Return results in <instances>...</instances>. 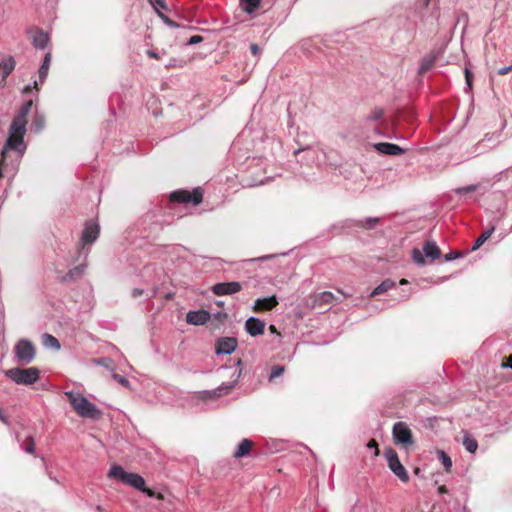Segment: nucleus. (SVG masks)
I'll return each instance as SVG.
<instances>
[{
	"label": "nucleus",
	"mask_w": 512,
	"mask_h": 512,
	"mask_svg": "<svg viewBox=\"0 0 512 512\" xmlns=\"http://www.w3.org/2000/svg\"><path fill=\"white\" fill-rule=\"evenodd\" d=\"M5 374L19 385H32L39 379V370L36 367L11 368Z\"/></svg>",
	"instance_id": "20e7f679"
},
{
	"label": "nucleus",
	"mask_w": 512,
	"mask_h": 512,
	"mask_svg": "<svg viewBox=\"0 0 512 512\" xmlns=\"http://www.w3.org/2000/svg\"><path fill=\"white\" fill-rule=\"evenodd\" d=\"M112 378L123 387L128 388L130 386V382L128 381V379L118 373H113Z\"/></svg>",
	"instance_id": "79ce46f5"
},
{
	"label": "nucleus",
	"mask_w": 512,
	"mask_h": 512,
	"mask_svg": "<svg viewBox=\"0 0 512 512\" xmlns=\"http://www.w3.org/2000/svg\"><path fill=\"white\" fill-rule=\"evenodd\" d=\"M13 352L16 362L23 365L30 364L36 356V349L34 344L26 338H22L17 341Z\"/></svg>",
	"instance_id": "39448f33"
},
{
	"label": "nucleus",
	"mask_w": 512,
	"mask_h": 512,
	"mask_svg": "<svg viewBox=\"0 0 512 512\" xmlns=\"http://www.w3.org/2000/svg\"><path fill=\"white\" fill-rule=\"evenodd\" d=\"M50 63H51V53L47 52L44 56L41 66L38 70L39 80L34 81V87L36 89L38 88V85H41L45 82L47 75H48Z\"/></svg>",
	"instance_id": "4be33fe9"
},
{
	"label": "nucleus",
	"mask_w": 512,
	"mask_h": 512,
	"mask_svg": "<svg viewBox=\"0 0 512 512\" xmlns=\"http://www.w3.org/2000/svg\"><path fill=\"white\" fill-rule=\"evenodd\" d=\"M461 255L459 252L457 251H451L449 253H447L445 256H444V261L446 262H450L452 260H455L457 258H459Z\"/></svg>",
	"instance_id": "37998d69"
},
{
	"label": "nucleus",
	"mask_w": 512,
	"mask_h": 512,
	"mask_svg": "<svg viewBox=\"0 0 512 512\" xmlns=\"http://www.w3.org/2000/svg\"><path fill=\"white\" fill-rule=\"evenodd\" d=\"M147 55L150 57V58H153V59H158L159 58V54L153 50H148L147 51Z\"/></svg>",
	"instance_id": "603ef678"
},
{
	"label": "nucleus",
	"mask_w": 512,
	"mask_h": 512,
	"mask_svg": "<svg viewBox=\"0 0 512 512\" xmlns=\"http://www.w3.org/2000/svg\"><path fill=\"white\" fill-rule=\"evenodd\" d=\"M384 457L387 461L389 469L404 483H407L410 479L406 468L402 465L399 460L397 452L388 447L384 451Z\"/></svg>",
	"instance_id": "423d86ee"
},
{
	"label": "nucleus",
	"mask_w": 512,
	"mask_h": 512,
	"mask_svg": "<svg viewBox=\"0 0 512 512\" xmlns=\"http://www.w3.org/2000/svg\"><path fill=\"white\" fill-rule=\"evenodd\" d=\"M395 444L408 448L413 444L412 431L405 422H396L392 428Z\"/></svg>",
	"instance_id": "9b49d317"
},
{
	"label": "nucleus",
	"mask_w": 512,
	"mask_h": 512,
	"mask_svg": "<svg viewBox=\"0 0 512 512\" xmlns=\"http://www.w3.org/2000/svg\"><path fill=\"white\" fill-rule=\"evenodd\" d=\"M379 221L380 219L378 217H367L363 220L346 219L339 222L334 227H339L341 231L351 232L357 228L373 229Z\"/></svg>",
	"instance_id": "1a4fd4ad"
},
{
	"label": "nucleus",
	"mask_w": 512,
	"mask_h": 512,
	"mask_svg": "<svg viewBox=\"0 0 512 512\" xmlns=\"http://www.w3.org/2000/svg\"><path fill=\"white\" fill-rule=\"evenodd\" d=\"M495 224H491L488 229H486L474 242L471 251L478 250L494 233L495 231Z\"/></svg>",
	"instance_id": "5701e85b"
},
{
	"label": "nucleus",
	"mask_w": 512,
	"mask_h": 512,
	"mask_svg": "<svg viewBox=\"0 0 512 512\" xmlns=\"http://www.w3.org/2000/svg\"><path fill=\"white\" fill-rule=\"evenodd\" d=\"M210 319V313L207 310H193L186 314V321L191 325H203Z\"/></svg>",
	"instance_id": "aec40b11"
},
{
	"label": "nucleus",
	"mask_w": 512,
	"mask_h": 512,
	"mask_svg": "<svg viewBox=\"0 0 512 512\" xmlns=\"http://www.w3.org/2000/svg\"><path fill=\"white\" fill-rule=\"evenodd\" d=\"M510 71H512V65L504 66V67L500 68V69L498 70V74H499V75H506V74H508Z\"/></svg>",
	"instance_id": "8fccbe9b"
},
{
	"label": "nucleus",
	"mask_w": 512,
	"mask_h": 512,
	"mask_svg": "<svg viewBox=\"0 0 512 512\" xmlns=\"http://www.w3.org/2000/svg\"><path fill=\"white\" fill-rule=\"evenodd\" d=\"M149 4L152 6L154 11L159 16L163 13V11L167 10V3L165 0H148Z\"/></svg>",
	"instance_id": "72a5a7b5"
},
{
	"label": "nucleus",
	"mask_w": 512,
	"mask_h": 512,
	"mask_svg": "<svg viewBox=\"0 0 512 512\" xmlns=\"http://www.w3.org/2000/svg\"><path fill=\"white\" fill-rule=\"evenodd\" d=\"M144 294V290L140 288H134L131 292L133 298H138Z\"/></svg>",
	"instance_id": "09e8293b"
},
{
	"label": "nucleus",
	"mask_w": 512,
	"mask_h": 512,
	"mask_svg": "<svg viewBox=\"0 0 512 512\" xmlns=\"http://www.w3.org/2000/svg\"><path fill=\"white\" fill-rule=\"evenodd\" d=\"M400 284H401V285H406V284H408V281H407L406 279H402V280L400 281Z\"/></svg>",
	"instance_id": "4d7b16f0"
},
{
	"label": "nucleus",
	"mask_w": 512,
	"mask_h": 512,
	"mask_svg": "<svg viewBox=\"0 0 512 512\" xmlns=\"http://www.w3.org/2000/svg\"><path fill=\"white\" fill-rule=\"evenodd\" d=\"M278 299L275 295L258 298L255 300L253 309L256 312L269 311L278 305Z\"/></svg>",
	"instance_id": "6ab92c4d"
},
{
	"label": "nucleus",
	"mask_w": 512,
	"mask_h": 512,
	"mask_svg": "<svg viewBox=\"0 0 512 512\" xmlns=\"http://www.w3.org/2000/svg\"><path fill=\"white\" fill-rule=\"evenodd\" d=\"M26 126L27 120L14 117L9 127L8 138L5 141L7 142V147H10L12 144L18 143L17 141H24Z\"/></svg>",
	"instance_id": "f8f14e48"
},
{
	"label": "nucleus",
	"mask_w": 512,
	"mask_h": 512,
	"mask_svg": "<svg viewBox=\"0 0 512 512\" xmlns=\"http://www.w3.org/2000/svg\"><path fill=\"white\" fill-rule=\"evenodd\" d=\"M245 330L252 337L262 335L265 330V322L257 317H249L245 322Z\"/></svg>",
	"instance_id": "f3484780"
},
{
	"label": "nucleus",
	"mask_w": 512,
	"mask_h": 512,
	"mask_svg": "<svg viewBox=\"0 0 512 512\" xmlns=\"http://www.w3.org/2000/svg\"><path fill=\"white\" fill-rule=\"evenodd\" d=\"M140 491L150 498H156L158 500H163L164 498L161 493H157L154 490L147 488L145 485L143 489H140Z\"/></svg>",
	"instance_id": "ea45409f"
},
{
	"label": "nucleus",
	"mask_w": 512,
	"mask_h": 512,
	"mask_svg": "<svg viewBox=\"0 0 512 512\" xmlns=\"http://www.w3.org/2000/svg\"><path fill=\"white\" fill-rule=\"evenodd\" d=\"M374 446H376L375 441L370 442L369 445H368V447H374Z\"/></svg>",
	"instance_id": "13d9d810"
},
{
	"label": "nucleus",
	"mask_w": 512,
	"mask_h": 512,
	"mask_svg": "<svg viewBox=\"0 0 512 512\" xmlns=\"http://www.w3.org/2000/svg\"><path fill=\"white\" fill-rule=\"evenodd\" d=\"M237 346L238 342L235 337H220L215 344V353L217 355L231 354Z\"/></svg>",
	"instance_id": "2eb2a0df"
},
{
	"label": "nucleus",
	"mask_w": 512,
	"mask_h": 512,
	"mask_svg": "<svg viewBox=\"0 0 512 512\" xmlns=\"http://www.w3.org/2000/svg\"><path fill=\"white\" fill-rule=\"evenodd\" d=\"M203 194L200 188L194 189L192 192L187 190H177L171 193L170 201L179 204H193L198 205L201 203Z\"/></svg>",
	"instance_id": "9d476101"
},
{
	"label": "nucleus",
	"mask_w": 512,
	"mask_h": 512,
	"mask_svg": "<svg viewBox=\"0 0 512 512\" xmlns=\"http://www.w3.org/2000/svg\"><path fill=\"white\" fill-rule=\"evenodd\" d=\"M504 367L506 368H511L512 369V355H510L506 362L503 364Z\"/></svg>",
	"instance_id": "864d4df0"
},
{
	"label": "nucleus",
	"mask_w": 512,
	"mask_h": 512,
	"mask_svg": "<svg viewBox=\"0 0 512 512\" xmlns=\"http://www.w3.org/2000/svg\"><path fill=\"white\" fill-rule=\"evenodd\" d=\"M16 62L12 56H8L0 62V69L3 71V79L14 70Z\"/></svg>",
	"instance_id": "bb28decb"
},
{
	"label": "nucleus",
	"mask_w": 512,
	"mask_h": 512,
	"mask_svg": "<svg viewBox=\"0 0 512 512\" xmlns=\"http://www.w3.org/2000/svg\"><path fill=\"white\" fill-rule=\"evenodd\" d=\"M306 149H297L295 150L294 154L296 157H298L301 153L306 152Z\"/></svg>",
	"instance_id": "6e6d98bb"
},
{
	"label": "nucleus",
	"mask_w": 512,
	"mask_h": 512,
	"mask_svg": "<svg viewBox=\"0 0 512 512\" xmlns=\"http://www.w3.org/2000/svg\"><path fill=\"white\" fill-rule=\"evenodd\" d=\"M42 343H43L44 347H46V348H51L54 350H60V348H61L59 340L56 337H54L53 335L48 334V333H44L42 335Z\"/></svg>",
	"instance_id": "c85d7f7f"
},
{
	"label": "nucleus",
	"mask_w": 512,
	"mask_h": 512,
	"mask_svg": "<svg viewBox=\"0 0 512 512\" xmlns=\"http://www.w3.org/2000/svg\"><path fill=\"white\" fill-rule=\"evenodd\" d=\"M252 446H253V442H252L251 440L246 439V438H245V439H243V440L239 443V445H238V447H237L236 451L234 452V456H235L236 458H242V457L247 456V455L249 454V452H250V450H251Z\"/></svg>",
	"instance_id": "a878e982"
},
{
	"label": "nucleus",
	"mask_w": 512,
	"mask_h": 512,
	"mask_svg": "<svg viewBox=\"0 0 512 512\" xmlns=\"http://www.w3.org/2000/svg\"><path fill=\"white\" fill-rule=\"evenodd\" d=\"M438 459L441 462V464L444 466L446 471H450L452 467V460L450 456L445 453L444 451H438Z\"/></svg>",
	"instance_id": "f704fd0d"
},
{
	"label": "nucleus",
	"mask_w": 512,
	"mask_h": 512,
	"mask_svg": "<svg viewBox=\"0 0 512 512\" xmlns=\"http://www.w3.org/2000/svg\"><path fill=\"white\" fill-rule=\"evenodd\" d=\"M159 17L164 21V23H166L168 26L170 27H178V24L176 22H174L173 20H171L168 16H166L165 14H160Z\"/></svg>",
	"instance_id": "a18cd8bd"
},
{
	"label": "nucleus",
	"mask_w": 512,
	"mask_h": 512,
	"mask_svg": "<svg viewBox=\"0 0 512 512\" xmlns=\"http://www.w3.org/2000/svg\"><path fill=\"white\" fill-rule=\"evenodd\" d=\"M22 449L29 453L34 454L35 453V442L32 437H27L26 441L21 445Z\"/></svg>",
	"instance_id": "4c0bfd02"
},
{
	"label": "nucleus",
	"mask_w": 512,
	"mask_h": 512,
	"mask_svg": "<svg viewBox=\"0 0 512 512\" xmlns=\"http://www.w3.org/2000/svg\"><path fill=\"white\" fill-rule=\"evenodd\" d=\"M85 265L84 264H80L78 266H75L74 268L70 269L63 277H62V281L63 282H68V281H72L74 279H77V278H80L82 277V275L84 274V271H85Z\"/></svg>",
	"instance_id": "b1692460"
},
{
	"label": "nucleus",
	"mask_w": 512,
	"mask_h": 512,
	"mask_svg": "<svg viewBox=\"0 0 512 512\" xmlns=\"http://www.w3.org/2000/svg\"><path fill=\"white\" fill-rule=\"evenodd\" d=\"M334 294L330 291H323L311 296L312 307H322L331 304L334 300Z\"/></svg>",
	"instance_id": "412c9836"
},
{
	"label": "nucleus",
	"mask_w": 512,
	"mask_h": 512,
	"mask_svg": "<svg viewBox=\"0 0 512 512\" xmlns=\"http://www.w3.org/2000/svg\"><path fill=\"white\" fill-rule=\"evenodd\" d=\"M31 35L32 45L36 49H45L50 41L49 34L40 28L29 29L27 31Z\"/></svg>",
	"instance_id": "dca6fc26"
},
{
	"label": "nucleus",
	"mask_w": 512,
	"mask_h": 512,
	"mask_svg": "<svg viewBox=\"0 0 512 512\" xmlns=\"http://www.w3.org/2000/svg\"><path fill=\"white\" fill-rule=\"evenodd\" d=\"M250 50L253 55H258L260 53V48L257 44H251Z\"/></svg>",
	"instance_id": "3c124183"
},
{
	"label": "nucleus",
	"mask_w": 512,
	"mask_h": 512,
	"mask_svg": "<svg viewBox=\"0 0 512 512\" xmlns=\"http://www.w3.org/2000/svg\"><path fill=\"white\" fill-rule=\"evenodd\" d=\"M394 287V281H392L391 279H385L371 292V296L383 294Z\"/></svg>",
	"instance_id": "c756f323"
},
{
	"label": "nucleus",
	"mask_w": 512,
	"mask_h": 512,
	"mask_svg": "<svg viewBox=\"0 0 512 512\" xmlns=\"http://www.w3.org/2000/svg\"><path fill=\"white\" fill-rule=\"evenodd\" d=\"M4 320H5V313H4V305L0 303V327L4 329Z\"/></svg>",
	"instance_id": "49530a36"
},
{
	"label": "nucleus",
	"mask_w": 512,
	"mask_h": 512,
	"mask_svg": "<svg viewBox=\"0 0 512 512\" xmlns=\"http://www.w3.org/2000/svg\"><path fill=\"white\" fill-rule=\"evenodd\" d=\"M100 226L97 222L89 220L85 223V227L82 231L80 239L81 250H84L86 246L92 245L99 237Z\"/></svg>",
	"instance_id": "ddd939ff"
},
{
	"label": "nucleus",
	"mask_w": 512,
	"mask_h": 512,
	"mask_svg": "<svg viewBox=\"0 0 512 512\" xmlns=\"http://www.w3.org/2000/svg\"><path fill=\"white\" fill-rule=\"evenodd\" d=\"M108 476L139 491L140 489H143L145 485V479L141 475L127 472L120 465H112L108 472Z\"/></svg>",
	"instance_id": "7ed1b4c3"
},
{
	"label": "nucleus",
	"mask_w": 512,
	"mask_h": 512,
	"mask_svg": "<svg viewBox=\"0 0 512 512\" xmlns=\"http://www.w3.org/2000/svg\"><path fill=\"white\" fill-rule=\"evenodd\" d=\"M32 106H33L32 100H28V101L24 102L21 105V107L19 108L17 115L15 117H18L19 119L26 120V117L30 113Z\"/></svg>",
	"instance_id": "473e14b6"
},
{
	"label": "nucleus",
	"mask_w": 512,
	"mask_h": 512,
	"mask_svg": "<svg viewBox=\"0 0 512 512\" xmlns=\"http://www.w3.org/2000/svg\"><path fill=\"white\" fill-rule=\"evenodd\" d=\"M218 316H226V313H218Z\"/></svg>",
	"instance_id": "052dcab7"
},
{
	"label": "nucleus",
	"mask_w": 512,
	"mask_h": 512,
	"mask_svg": "<svg viewBox=\"0 0 512 512\" xmlns=\"http://www.w3.org/2000/svg\"><path fill=\"white\" fill-rule=\"evenodd\" d=\"M438 492L444 495L443 500L446 508L443 512H465L467 496L464 491L457 490L450 493L445 486H439Z\"/></svg>",
	"instance_id": "f03ea898"
},
{
	"label": "nucleus",
	"mask_w": 512,
	"mask_h": 512,
	"mask_svg": "<svg viewBox=\"0 0 512 512\" xmlns=\"http://www.w3.org/2000/svg\"><path fill=\"white\" fill-rule=\"evenodd\" d=\"M441 251L435 241H426L423 245V251L414 248L412 251L413 261L418 265L425 264V257L430 258L432 261L438 259Z\"/></svg>",
	"instance_id": "0eeeda50"
},
{
	"label": "nucleus",
	"mask_w": 512,
	"mask_h": 512,
	"mask_svg": "<svg viewBox=\"0 0 512 512\" xmlns=\"http://www.w3.org/2000/svg\"><path fill=\"white\" fill-rule=\"evenodd\" d=\"M241 365H242V360L238 359L235 363V366L237 368L235 369V371L232 374V377L234 378L233 381L224 382L217 388L212 389V390H206V391H204V393L211 399L218 398L223 395L229 394L241 377V374H242V370L240 368Z\"/></svg>",
	"instance_id": "6e6552de"
},
{
	"label": "nucleus",
	"mask_w": 512,
	"mask_h": 512,
	"mask_svg": "<svg viewBox=\"0 0 512 512\" xmlns=\"http://www.w3.org/2000/svg\"><path fill=\"white\" fill-rule=\"evenodd\" d=\"M384 111L380 107L373 108L370 113L363 118L364 122H377L383 118Z\"/></svg>",
	"instance_id": "2f4dec72"
},
{
	"label": "nucleus",
	"mask_w": 512,
	"mask_h": 512,
	"mask_svg": "<svg viewBox=\"0 0 512 512\" xmlns=\"http://www.w3.org/2000/svg\"><path fill=\"white\" fill-rule=\"evenodd\" d=\"M465 79H466L467 86L471 87V85H472V73L467 68L465 69Z\"/></svg>",
	"instance_id": "de8ad7c7"
},
{
	"label": "nucleus",
	"mask_w": 512,
	"mask_h": 512,
	"mask_svg": "<svg viewBox=\"0 0 512 512\" xmlns=\"http://www.w3.org/2000/svg\"><path fill=\"white\" fill-rule=\"evenodd\" d=\"M462 444L465 450L471 454L475 453L478 448L477 440L469 432L464 433Z\"/></svg>",
	"instance_id": "393cba45"
},
{
	"label": "nucleus",
	"mask_w": 512,
	"mask_h": 512,
	"mask_svg": "<svg viewBox=\"0 0 512 512\" xmlns=\"http://www.w3.org/2000/svg\"><path fill=\"white\" fill-rule=\"evenodd\" d=\"M203 41V37L200 36V35H193L191 36L188 41H187V45H196L200 42Z\"/></svg>",
	"instance_id": "c03bdc74"
},
{
	"label": "nucleus",
	"mask_w": 512,
	"mask_h": 512,
	"mask_svg": "<svg viewBox=\"0 0 512 512\" xmlns=\"http://www.w3.org/2000/svg\"><path fill=\"white\" fill-rule=\"evenodd\" d=\"M374 148L380 154L397 156L405 153V150L399 145L389 142H379L374 144Z\"/></svg>",
	"instance_id": "a211bd4d"
},
{
	"label": "nucleus",
	"mask_w": 512,
	"mask_h": 512,
	"mask_svg": "<svg viewBox=\"0 0 512 512\" xmlns=\"http://www.w3.org/2000/svg\"><path fill=\"white\" fill-rule=\"evenodd\" d=\"M285 371L284 366L282 365H275L271 368V372L269 375V381H273L277 377H280Z\"/></svg>",
	"instance_id": "58836bf2"
},
{
	"label": "nucleus",
	"mask_w": 512,
	"mask_h": 512,
	"mask_svg": "<svg viewBox=\"0 0 512 512\" xmlns=\"http://www.w3.org/2000/svg\"><path fill=\"white\" fill-rule=\"evenodd\" d=\"M67 400L76 413L84 418L98 419L101 415L97 406L79 392L67 391Z\"/></svg>",
	"instance_id": "f257e3e1"
},
{
	"label": "nucleus",
	"mask_w": 512,
	"mask_h": 512,
	"mask_svg": "<svg viewBox=\"0 0 512 512\" xmlns=\"http://www.w3.org/2000/svg\"><path fill=\"white\" fill-rule=\"evenodd\" d=\"M216 304H217L218 306H223V305H224V303H223L222 301H219V302H217Z\"/></svg>",
	"instance_id": "bf43d9fd"
},
{
	"label": "nucleus",
	"mask_w": 512,
	"mask_h": 512,
	"mask_svg": "<svg viewBox=\"0 0 512 512\" xmlns=\"http://www.w3.org/2000/svg\"><path fill=\"white\" fill-rule=\"evenodd\" d=\"M45 127V116L36 112L33 116L32 129L35 133L41 132Z\"/></svg>",
	"instance_id": "7c9ffc66"
},
{
	"label": "nucleus",
	"mask_w": 512,
	"mask_h": 512,
	"mask_svg": "<svg viewBox=\"0 0 512 512\" xmlns=\"http://www.w3.org/2000/svg\"><path fill=\"white\" fill-rule=\"evenodd\" d=\"M275 255H265L262 257H259L258 260L264 261L273 258Z\"/></svg>",
	"instance_id": "5fc2aeb1"
},
{
	"label": "nucleus",
	"mask_w": 512,
	"mask_h": 512,
	"mask_svg": "<svg viewBox=\"0 0 512 512\" xmlns=\"http://www.w3.org/2000/svg\"><path fill=\"white\" fill-rule=\"evenodd\" d=\"M478 187V184H471L463 187H458L454 191L457 195H464L476 191Z\"/></svg>",
	"instance_id": "e433bc0d"
},
{
	"label": "nucleus",
	"mask_w": 512,
	"mask_h": 512,
	"mask_svg": "<svg viewBox=\"0 0 512 512\" xmlns=\"http://www.w3.org/2000/svg\"><path fill=\"white\" fill-rule=\"evenodd\" d=\"M0 512H18L10 501L0 499Z\"/></svg>",
	"instance_id": "a19ab883"
},
{
	"label": "nucleus",
	"mask_w": 512,
	"mask_h": 512,
	"mask_svg": "<svg viewBox=\"0 0 512 512\" xmlns=\"http://www.w3.org/2000/svg\"><path fill=\"white\" fill-rule=\"evenodd\" d=\"M262 0H240L241 9L247 14H253L260 6Z\"/></svg>",
	"instance_id": "cd10ccee"
},
{
	"label": "nucleus",
	"mask_w": 512,
	"mask_h": 512,
	"mask_svg": "<svg viewBox=\"0 0 512 512\" xmlns=\"http://www.w3.org/2000/svg\"><path fill=\"white\" fill-rule=\"evenodd\" d=\"M434 65V58H424L421 62V65L418 69L419 74L426 73L429 69Z\"/></svg>",
	"instance_id": "c9c22d12"
},
{
	"label": "nucleus",
	"mask_w": 512,
	"mask_h": 512,
	"mask_svg": "<svg viewBox=\"0 0 512 512\" xmlns=\"http://www.w3.org/2000/svg\"><path fill=\"white\" fill-rule=\"evenodd\" d=\"M241 289L242 285L237 281L216 283L211 287V291L217 296L233 295Z\"/></svg>",
	"instance_id": "4468645a"
}]
</instances>
